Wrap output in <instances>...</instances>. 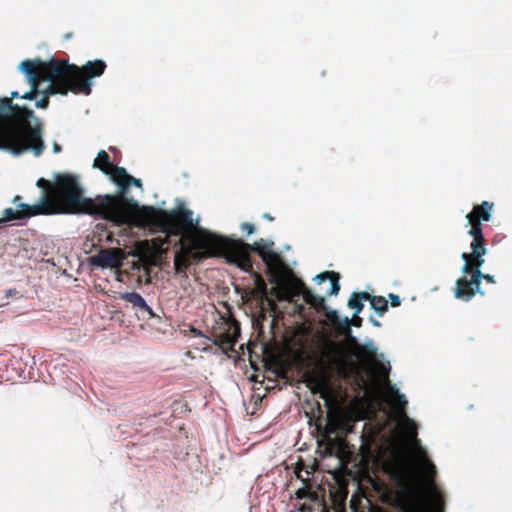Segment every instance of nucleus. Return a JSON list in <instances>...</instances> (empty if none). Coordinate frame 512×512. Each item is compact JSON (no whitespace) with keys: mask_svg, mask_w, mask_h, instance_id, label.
Segmentation results:
<instances>
[{"mask_svg":"<svg viewBox=\"0 0 512 512\" xmlns=\"http://www.w3.org/2000/svg\"><path fill=\"white\" fill-rule=\"evenodd\" d=\"M321 357L326 366L356 385L365 395L379 391L381 399L367 404L364 418L368 437L381 442L379 449L390 453L386 470L394 480L395 501L401 512H439L443 501L434 478L436 468L416 438V424L405 407L407 400L388 380L389 363L378 358L372 340L359 344L355 338L345 342L325 340Z\"/></svg>","mask_w":512,"mask_h":512,"instance_id":"nucleus-1","label":"nucleus"},{"mask_svg":"<svg viewBox=\"0 0 512 512\" xmlns=\"http://www.w3.org/2000/svg\"><path fill=\"white\" fill-rule=\"evenodd\" d=\"M177 244L179 248L175 254L174 266L178 273L189 265L190 257L201 259L220 252H226L229 261L237 263L241 269L248 270L251 268L249 253L253 250L261 256L268 270L277 279L275 296L279 300L292 301L296 296L303 295L308 303H316V297L306 289L301 281L294 278L279 279L284 264L280 255L271 249L272 242L263 239L256 241L253 245L240 240L227 242L216 234H203L199 230L198 232H189L186 240L178 239Z\"/></svg>","mask_w":512,"mask_h":512,"instance_id":"nucleus-2","label":"nucleus"},{"mask_svg":"<svg viewBox=\"0 0 512 512\" xmlns=\"http://www.w3.org/2000/svg\"><path fill=\"white\" fill-rule=\"evenodd\" d=\"M105 68L106 63L103 60L88 61L79 67L67 61L54 59H26L19 64L18 69L24 74L30 90L20 97L33 100L40 94L43 97L36 101L35 106L45 109L48 107L50 95H67L68 92H72L87 96L91 93L90 79L100 77Z\"/></svg>","mask_w":512,"mask_h":512,"instance_id":"nucleus-3","label":"nucleus"},{"mask_svg":"<svg viewBox=\"0 0 512 512\" xmlns=\"http://www.w3.org/2000/svg\"><path fill=\"white\" fill-rule=\"evenodd\" d=\"M44 149L42 124L33 111L0 99V150L13 155L30 151L38 157Z\"/></svg>","mask_w":512,"mask_h":512,"instance_id":"nucleus-4","label":"nucleus"},{"mask_svg":"<svg viewBox=\"0 0 512 512\" xmlns=\"http://www.w3.org/2000/svg\"><path fill=\"white\" fill-rule=\"evenodd\" d=\"M112 205L113 213L111 222L116 225L128 224L136 226L157 225L160 226L167 237L170 235L179 236V239L186 240L189 232H198L203 234H212L199 226V217L194 219L193 212L185 208H179L171 212L159 211L149 206H133L125 202L122 198L116 197L115 202L105 200Z\"/></svg>","mask_w":512,"mask_h":512,"instance_id":"nucleus-5","label":"nucleus"},{"mask_svg":"<svg viewBox=\"0 0 512 512\" xmlns=\"http://www.w3.org/2000/svg\"><path fill=\"white\" fill-rule=\"evenodd\" d=\"M491 209L492 205L484 201L481 206H475L473 211L466 215L468 224L471 225V229L468 233L473 237V241L471 243L472 252L470 254L463 252L461 255V258L465 262L461 271L464 274L473 272V275L470 281H468L466 277L459 278L456 281V298L468 301L476 292L480 293L481 279H485L490 283L495 282L492 275L483 274L480 270L481 266L484 264L483 256L486 254L480 219L489 221L491 218Z\"/></svg>","mask_w":512,"mask_h":512,"instance_id":"nucleus-6","label":"nucleus"},{"mask_svg":"<svg viewBox=\"0 0 512 512\" xmlns=\"http://www.w3.org/2000/svg\"><path fill=\"white\" fill-rule=\"evenodd\" d=\"M88 201L79 199V191L75 182L68 177H62L58 183L54 197L49 199L43 197L34 204H17V209L6 208L0 218V225L4 222L31 217L39 214H58L63 212H73L87 209Z\"/></svg>","mask_w":512,"mask_h":512,"instance_id":"nucleus-7","label":"nucleus"},{"mask_svg":"<svg viewBox=\"0 0 512 512\" xmlns=\"http://www.w3.org/2000/svg\"><path fill=\"white\" fill-rule=\"evenodd\" d=\"M62 177H68V178H71L74 182H75V185L79 191V199H80V202L81 201H88L90 203H88L86 206L87 209H81L79 211H73V212H63L62 214H76V213H88V214H91V215H100L102 216L104 219L108 220V221H111V217H112V213H113V208L112 206L110 207V204L108 205L105 200H110V202L114 203L115 200H116V196H110V195H106V196H103V197H97L96 199H91V198H85L83 197V194H82V188L78 182V179L75 177V176H72V175H69V174H62V175H58L55 179V182L54 184H51L48 180L44 179V178H40L38 181H37V186L41 189H43V193L40 197V199H42L43 197H47L49 199H52L54 197V193L55 191L57 190V187H58V183L59 181L61 180Z\"/></svg>","mask_w":512,"mask_h":512,"instance_id":"nucleus-8","label":"nucleus"},{"mask_svg":"<svg viewBox=\"0 0 512 512\" xmlns=\"http://www.w3.org/2000/svg\"><path fill=\"white\" fill-rule=\"evenodd\" d=\"M313 393L319 394L327 406H332L336 402L335 391L330 383L329 376L320 372L312 375L308 380Z\"/></svg>","mask_w":512,"mask_h":512,"instance_id":"nucleus-9","label":"nucleus"},{"mask_svg":"<svg viewBox=\"0 0 512 512\" xmlns=\"http://www.w3.org/2000/svg\"><path fill=\"white\" fill-rule=\"evenodd\" d=\"M124 258L120 249L110 248L99 251L91 258V263L101 268H118L122 265Z\"/></svg>","mask_w":512,"mask_h":512,"instance_id":"nucleus-10","label":"nucleus"},{"mask_svg":"<svg viewBox=\"0 0 512 512\" xmlns=\"http://www.w3.org/2000/svg\"><path fill=\"white\" fill-rule=\"evenodd\" d=\"M330 321L333 323L334 326L338 328V330L346 335H348L351 332V325L354 326H360L361 325V318L358 317V315H353L352 319H349L348 317H340L336 311L331 312L328 315Z\"/></svg>","mask_w":512,"mask_h":512,"instance_id":"nucleus-11","label":"nucleus"},{"mask_svg":"<svg viewBox=\"0 0 512 512\" xmlns=\"http://www.w3.org/2000/svg\"><path fill=\"white\" fill-rule=\"evenodd\" d=\"M120 298L125 300L126 302H129L133 305V307H136L142 311L147 312L150 316H153V311L151 307L146 303L145 299L137 292H125L120 293Z\"/></svg>","mask_w":512,"mask_h":512,"instance_id":"nucleus-12","label":"nucleus"},{"mask_svg":"<svg viewBox=\"0 0 512 512\" xmlns=\"http://www.w3.org/2000/svg\"><path fill=\"white\" fill-rule=\"evenodd\" d=\"M113 181L123 189H127L131 184L137 187L142 186L141 180L128 175L124 168L115 169Z\"/></svg>","mask_w":512,"mask_h":512,"instance_id":"nucleus-13","label":"nucleus"},{"mask_svg":"<svg viewBox=\"0 0 512 512\" xmlns=\"http://www.w3.org/2000/svg\"><path fill=\"white\" fill-rule=\"evenodd\" d=\"M93 166L102 170L106 175H109L112 180H114L115 169L119 168L110 163L109 155L104 150L99 151Z\"/></svg>","mask_w":512,"mask_h":512,"instance_id":"nucleus-14","label":"nucleus"},{"mask_svg":"<svg viewBox=\"0 0 512 512\" xmlns=\"http://www.w3.org/2000/svg\"><path fill=\"white\" fill-rule=\"evenodd\" d=\"M314 280L318 284H321L326 280H329V289L326 291V293L329 295H337L340 290L338 276L334 272H325L322 274H318L315 276Z\"/></svg>","mask_w":512,"mask_h":512,"instance_id":"nucleus-15","label":"nucleus"},{"mask_svg":"<svg viewBox=\"0 0 512 512\" xmlns=\"http://www.w3.org/2000/svg\"><path fill=\"white\" fill-rule=\"evenodd\" d=\"M240 334V328L235 324L229 327V331L220 335L216 344L224 348H233Z\"/></svg>","mask_w":512,"mask_h":512,"instance_id":"nucleus-16","label":"nucleus"},{"mask_svg":"<svg viewBox=\"0 0 512 512\" xmlns=\"http://www.w3.org/2000/svg\"><path fill=\"white\" fill-rule=\"evenodd\" d=\"M368 298H370V296L365 292L352 294V296L350 297V299L348 301V306L351 309L355 310V316L358 315L362 311L363 303L361 300L368 299Z\"/></svg>","mask_w":512,"mask_h":512,"instance_id":"nucleus-17","label":"nucleus"},{"mask_svg":"<svg viewBox=\"0 0 512 512\" xmlns=\"http://www.w3.org/2000/svg\"><path fill=\"white\" fill-rule=\"evenodd\" d=\"M371 306L374 310L382 314L387 310V301L383 297H370Z\"/></svg>","mask_w":512,"mask_h":512,"instance_id":"nucleus-18","label":"nucleus"},{"mask_svg":"<svg viewBox=\"0 0 512 512\" xmlns=\"http://www.w3.org/2000/svg\"><path fill=\"white\" fill-rule=\"evenodd\" d=\"M296 496L299 499H303V498L316 499L317 498L316 495H314L311 491H309L306 488L298 489L296 491Z\"/></svg>","mask_w":512,"mask_h":512,"instance_id":"nucleus-19","label":"nucleus"},{"mask_svg":"<svg viewBox=\"0 0 512 512\" xmlns=\"http://www.w3.org/2000/svg\"><path fill=\"white\" fill-rule=\"evenodd\" d=\"M254 225L251 223H243L242 230L247 233V235H251L254 232Z\"/></svg>","mask_w":512,"mask_h":512,"instance_id":"nucleus-20","label":"nucleus"},{"mask_svg":"<svg viewBox=\"0 0 512 512\" xmlns=\"http://www.w3.org/2000/svg\"><path fill=\"white\" fill-rule=\"evenodd\" d=\"M390 298L392 299V304L393 305H399L400 304V299H399L398 296L391 294Z\"/></svg>","mask_w":512,"mask_h":512,"instance_id":"nucleus-21","label":"nucleus"},{"mask_svg":"<svg viewBox=\"0 0 512 512\" xmlns=\"http://www.w3.org/2000/svg\"><path fill=\"white\" fill-rule=\"evenodd\" d=\"M53 151L54 153H59L61 151V146L57 143L53 144Z\"/></svg>","mask_w":512,"mask_h":512,"instance_id":"nucleus-22","label":"nucleus"},{"mask_svg":"<svg viewBox=\"0 0 512 512\" xmlns=\"http://www.w3.org/2000/svg\"><path fill=\"white\" fill-rule=\"evenodd\" d=\"M19 96H20L19 92H17V91H12L11 92V98H16V97H19Z\"/></svg>","mask_w":512,"mask_h":512,"instance_id":"nucleus-23","label":"nucleus"},{"mask_svg":"<svg viewBox=\"0 0 512 512\" xmlns=\"http://www.w3.org/2000/svg\"><path fill=\"white\" fill-rule=\"evenodd\" d=\"M192 333L197 336L201 335V332L197 329H192Z\"/></svg>","mask_w":512,"mask_h":512,"instance_id":"nucleus-24","label":"nucleus"},{"mask_svg":"<svg viewBox=\"0 0 512 512\" xmlns=\"http://www.w3.org/2000/svg\"><path fill=\"white\" fill-rule=\"evenodd\" d=\"M19 199H20V197H19V196H16V197L14 198V200H13V201H14V203H17V201H18Z\"/></svg>","mask_w":512,"mask_h":512,"instance_id":"nucleus-25","label":"nucleus"},{"mask_svg":"<svg viewBox=\"0 0 512 512\" xmlns=\"http://www.w3.org/2000/svg\"><path fill=\"white\" fill-rule=\"evenodd\" d=\"M373 324L376 325V326L379 325V323L377 321H373Z\"/></svg>","mask_w":512,"mask_h":512,"instance_id":"nucleus-26","label":"nucleus"},{"mask_svg":"<svg viewBox=\"0 0 512 512\" xmlns=\"http://www.w3.org/2000/svg\"><path fill=\"white\" fill-rule=\"evenodd\" d=\"M265 218L267 219H271L270 216L268 214L265 215Z\"/></svg>","mask_w":512,"mask_h":512,"instance_id":"nucleus-27","label":"nucleus"}]
</instances>
